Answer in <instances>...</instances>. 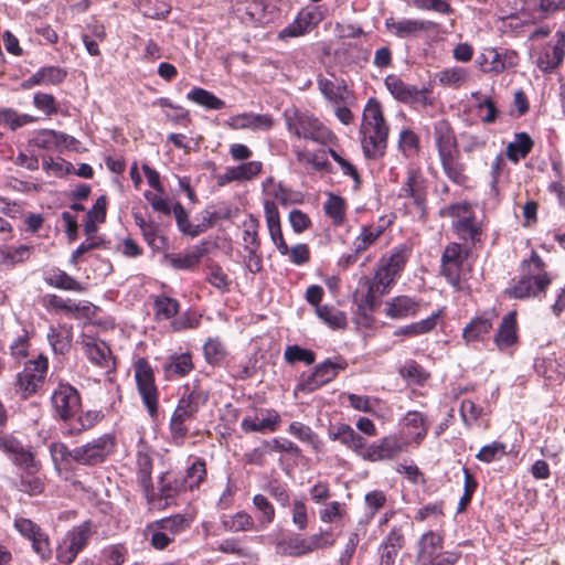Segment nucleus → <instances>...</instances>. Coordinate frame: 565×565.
<instances>
[{
  "label": "nucleus",
  "mask_w": 565,
  "mask_h": 565,
  "mask_svg": "<svg viewBox=\"0 0 565 565\" xmlns=\"http://www.w3.org/2000/svg\"><path fill=\"white\" fill-rule=\"evenodd\" d=\"M209 399L210 390L203 385L201 380L195 379L182 386V394L171 414L168 427L173 444L178 446L184 444L191 423L198 418L199 412L207 404Z\"/></svg>",
  "instance_id": "f257e3e1"
},
{
  "label": "nucleus",
  "mask_w": 565,
  "mask_h": 565,
  "mask_svg": "<svg viewBox=\"0 0 565 565\" xmlns=\"http://www.w3.org/2000/svg\"><path fill=\"white\" fill-rule=\"evenodd\" d=\"M434 146L444 174L447 179L462 188L470 181L467 167L461 161L458 139L452 124L447 118H440L433 124Z\"/></svg>",
  "instance_id": "f03ea898"
},
{
  "label": "nucleus",
  "mask_w": 565,
  "mask_h": 565,
  "mask_svg": "<svg viewBox=\"0 0 565 565\" xmlns=\"http://www.w3.org/2000/svg\"><path fill=\"white\" fill-rule=\"evenodd\" d=\"M520 277L513 278L504 295L510 299L526 300L542 298L552 285L547 265L539 253L532 249L530 257L520 263Z\"/></svg>",
  "instance_id": "7ed1b4c3"
},
{
  "label": "nucleus",
  "mask_w": 565,
  "mask_h": 565,
  "mask_svg": "<svg viewBox=\"0 0 565 565\" xmlns=\"http://www.w3.org/2000/svg\"><path fill=\"white\" fill-rule=\"evenodd\" d=\"M438 215L451 218V230L461 244L469 249L481 247L484 241L487 223L479 218L472 203L461 201L441 207Z\"/></svg>",
  "instance_id": "20e7f679"
},
{
  "label": "nucleus",
  "mask_w": 565,
  "mask_h": 565,
  "mask_svg": "<svg viewBox=\"0 0 565 565\" xmlns=\"http://www.w3.org/2000/svg\"><path fill=\"white\" fill-rule=\"evenodd\" d=\"M390 126L385 120L382 105L371 97L362 115L360 126L361 147L367 159H377L384 156L387 148Z\"/></svg>",
  "instance_id": "39448f33"
},
{
  "label": "nucleus",
  "mask_w": 565,
  "mask_h": 565,
  "mask_svg": "<svg viewBox=\"0 0 565 565\" xmlns=\"http://www.w3.org/2000/svg\"><path fill=\"white\" fill-rule=\"evenodd\" d=\"M445 535L443 532L428 530L424 532L416 543L414 565H456L461 553L445 551Z\"/></svg>",
  "instance_id": "423d86ee"
},
{
  "label": "nucleus",
  "mask_w": 565,
  "mask_h": 565,
  "mask_svg": "<svg viewBox=\"0 0 565 565\" xmlns=\"http://www.w3.org/2000/svg\"><path fill=\"white\" fill-rule=\"evenodd\" d=\"M386 31L402 40H423L426 44L436 42L440 24L433 20L388 17L384 21Z\"/></svg>",
  "instance_id": "0eeeda50"
},
{
  "label": "nucleus",
  "mask_w": 565,
  "mask_h": 565,
  "mask_svg": "<svg viewBox=\"0 0 565 565\" xmlns=\"http://www.w3.org/2000/svg\"><path fill=\"white\" fill-rule=\"evenodd\" d=\"M429 181L422 167L417 163H408L397 196L411 200V206L425 220L428 209Z\"/></svg>",
  "instance_id": "6e6552de"
},
{
  "label": "nucleus",
  "mask_w": 565,
  "mask_h": 565,
  "mask_svg": "<svg viewBox=\"0 0 565 565\" xmlns=\"http://www.w3.org/2000/svg\"><path fill=\"white\" fill-rule=\"evenodd\" d=\"M49 366V358L43 353L24 362L22 371L17 373L13 382L14 391L21 399L26 401L42 390Z\"/></svg>",
  "instance_id": "1a4fd4ad"
},
{
  "label": "nucleus",
  "mask_w": 565,
  "mask_h": 565,
  "mask_svg": "<svg viewBox=\"0 0 565 565\" xmlns=\"http://www.w3.org/2000/svg\"><path fill=\"white\" fill-rule=\"evenodd\" d=\"M132 367L137 392L149 417L154 420L159 416L160 393L156 384L153 367L146 358H138Z\"/></svg>",
  "instance_id": "9d476101"
},
{
  "label": "nucleus",
  "mask_w": 565,
  "mask_h": 565,
  "mask_svg": "<svg viewBox=\"0 0 565 565\" xmlns=\"http://www.w3.org/2000/svg\"><path fill=\"white\" fill-rule=\"evenodd\" d=\"M290 134L326 146L337 140L335 135L316 116L307 111H295L287 118Z\"/></svg>",
  "instance_id": "9b49d317"
},
{
  "label": "nucleus",
  "mask_w": 565,
  "mask_h": 565,
  "mask_svg": "<svg viewBox=\"0 0 565 565\" xmlns=\"http://www.w3.org/2000/svg\"><path fill=\"white\" fill-rule=\"evenodd\" d=\"M347 367L348 362L342 356L335 360L327 359L317 364L311 372L300 375L297 390L302 393H312L332 382Z\"/></svg>",
  "instance_id": "f8f14e48"
},
{
  "label": "nucleus",
  "mask_w": 565,
  "mask_h": 565,
  "mask_svg": "<svg viewBox=\"0 0 565 565\" xmlns=\"http://www.w3.org/2000/svg\"><path fill=\"white\" fill-rule=\"evenodd\" d=\"M117 440L111 433H106L81 446H77L75 462L85 467L104 463L115 451Z\"/></svg>",
  "instance_id": "ddd939ff"
},
{
  "label": "nucleus",
  "mask_w": 565,
  "mask_h": 565,
  "mask_svg": "<svg viewBox=\"0 0 565 565\" xmlns=\"http://www.w3.org/2000/svg\"><path fill=\"white\" fill-rule=\"evenodd\" d=\"M469 250L461 243L450 242L441 254L439 273L456 291L462 288L461 271Z\"/></svg>",
  "instance_id": "4468645a"
},
{
  "label": "nucleus",
  "mask_w": 565,
  "mask_h": 565,
  "mask_svg": "<svg viewBox=\"0 0 565 565\" xmlns=\"http://www.w3.org/2000/svg\"><path fill=\"white\" fill-rule=\"evenodd\" d=\"M384 85L390 94L399 103L423 108L434 104L429 88H418L415 85H409L396 74L387 75L384 78Z\"/></svg>",
  "instance_id": "2eb2a0df"
},
{
  "label": "nucleus",
  "mask_w": 565,
  "mask_h": 565,
  "mask_svg": "<svg viewBox=\"0 0 565 565\" xmlns=\"http://www.w3.org/2000/svg\"><path fill=\"white\" fill-rule=\"evenodd\" d=\"M92 536L90 522H84L70 530L56 547V559L63 565H71L87 546Z\"/></svg>",
  "instance_id": "dca6fc26"
},
{
  "label": "nucleus",
  "mask_w": 565,
  "mask_h": 565,
  "mask_svg": "<svg viewBox=\"0 0 565 565\" xmlns=\"http://www.w3.org/2000/svg\"><path fill=\"white\" fill-rule=\"evenodd\" d=\"M17 532L31 542L32 551L42 562H47L53 555L49 534L34 521L24 516H17L13 522Z\"/></svg>",
  "instance_id": "f3484780"
},
{
  "label": "nucleus",
  "mask_w": 565,
  "mask_h": 565,
  "mask_svg": "<svg viewBox=\"0 0 565 565\" xmlns=\"http://www.w3.org/2000/svg\"><path fill=\"white\" fill-rule=\"evenodd\" d=\"M51 403L56 417L66 424L82 409L81 394L70 383H58L52 393Z\"/></svg>",
  "instance_id": "a211bd4d"
},
{
  "label": "nucleus",
  "mask_w": 565,
  "mask_h": 565,
  "mask_svg": "<svg viewBox=\"0 0 565 565\" xmlns=\"http://www.w3.org/2000/svg\"><path fill=\"white\" fill-rule=\"evenodd\" d=\"M326 10L322 6H307L301 8L294 21L279 33L280 40L303 36L313 31L324 19Z\"/></svg>",
  "instance_id": "6ab92c4d"
},
{
  "label": "nucleus",
  "mask_w": 565,
  "mask_h": 565,
  "mask_svg": "<svg viewBox=\"0 0 565 565\" xmlns=\"http://www.w3.org/2000/svg\"><path fill=\"white\" fill-rule=\"evenodd\" d=\"M407 448V443L397 435L384 436L371 444L366 443L362 459L370 462L390 461L399 457Z\"/></svg>",
  "instance_id": "aec40b11"
},
{
  "label": "nucleus",
  "mask_w": 565,
  "mask_h": 565,
  "mask_svg": "<svg viewBox=\"0 0 565 565\" xmlns=\"http://www.w3.org/2000/svg\"><path fill=\"white\" fill-rule=\"evenodd\" d=\"M520 56L513 50L487 47L478 56V65L483 73L500 74L519 65Z\"/></svg>",
  "instance_id": "412c9836"
},
{
  "label": "nucleus",
  "mask_w": 565,
  "mask_h": 565,
  "mask_svg": "<svg viewBox=\"0 0 565 565\" xmlns=\"http://www.w3.org/2000/svg\"><path fill=\"white\" fill-rule=\"evenodd\" d=\"M360 285L366 290L360 299L359 308L373 312L379 307L380 299L390 292L394 284L387 278L384 279L382 274L375 269L374 275L363 277Z\"/></svg>",
  "instance_id": "4be33fe9"
},
{
  "label": "nucleus",
  "mask_w": 565,
  "mask_h": 565,
  "mask_svg": "<svg viewBox=\"0 0 565 565\" xmlns=\"http://www.w3.org/2000/svg\"><path fill=\"white\" fill-rule=\"evenodd\" d=\"M412 256V247L406 244L394 246L388 255L380 259L376 270L382 274L384 279L391 280L394 285L401 277L409 258Z\"/></svg>",
  "instance_id": "5701e85b"
},
{
  "label": "nucleus",
  "mask_w": 565,
  "mask_h": 565,
  "mask_svg": "<svg viewBox=\"0 0 565 565\" xmlns=\"http://www.w3.org/2000/svg\"><path fill=\"white\" fill-rule=\"evenodd\" d=\"M554 43H546L536 56V66L546 74L553 73L564 62L565 57V31L557 30Z\"/></svg>",
  "instance_id": "b1692460"
},
{
  "label": "nucleus",
  "mask_w": 565,
  "mask_h": 565,
  "mask_svg": "<svg viewBox=\"0 0 565 565\" xmlns=\"http://www.w3.org/2000/svg\"><path fill=\"white\" fill-rule=\"evenodd\" d=\"M135 470L137 484L141 489L147 503L149 505L154 504L157 494L152 481L153 458L148 449H138Z\"/></svg>",
  "instance_id": "393cba45"
},
{
  "label": "nucleus",
  "mask_w": 565,
  "mask_h": 565,
  "mask_svg": "<svg viewBox=\"0 0 565 565\" xmlns=\"http://www.w3.org/2000/svg\"><path fill=\"white\" fill-rule=\"evenodd\" d=\"M519 324L516 311H510L504 315L493 335V343L501 352L512 354L519 344Z\"/></svg>",
  "instance_id": "a878e982"
},
{
  "label": "nucleus",
  "mask_w": 565,
  "mask_h": 565,
  "mask_svg": "<svg viewBox=\"0 0 565 565\" xmlns=\"http://www.w3.org/2000/svg\"><path fill=\"white\" fill-rule=\"evenodd\" d=\"M498 317L495 309L484 310L473 317L462 329V340L466 344L483 341L492 331L494 319Z\"/></svg>",
  "instance_id": "bb28decb"
},
{
  "label": "nucleus",
  "mask_w": 565,
  "mask_h": 565,
  "mask_svg": "<svg viewBox=\"0 0 565 565\" xmlns=\"http://www.w3.org/2000/svg\"><path fill=\"white\" fill-rule=\"evenodd\" d=\"M328 437L332 441H339L342 446L362 458L366 439L356 433L349 424L337 423L328 429Z\"/></svg>",
  "instance_id": "cd10ccee"
},
{
  "label": "nucleus",
  "mask_w": 565,
  "mask_h": 565,
  "mask_svg": "<svg viewBox=\"0 0 565 565\" xmlns=\"http://www.w3.org/2000/svg\"><path fill=\"white\" fill-rule=\"evenodd\" d=\"M195 369L193 354L190 351L170 354L162 364V375L168 382L186 377Z\"/></svg>",
  "instance_id": "c85d7f7f"
},
{
  "label": "nucleus",
  "mask_w": 565,
  "mask_h": 565,
  "mask_svg": "<svg viewBox=\"0 0 565 565\" xmlns=\"http://www.w3.org/2000/svg\"><path fill=\"white\" fill-rule=\"evenodd\" d=\"M255 417L246 416L241 423V428L244 433H275L278 430L281 424V417L279 413L274 408H264Z\"/></svg>",
  "instance_id": "c756f323"
},
{
  "label": "nucleus",
  "mask_w": 565,
  "mask_h": 565,
  "mask_svg": "<svg viewBox=\"0 0 565 565\" xmlns=\"http://www.w3.org/2000/svg\"><path fill=\"white\" fill-rule=\"evenodd\" d=\"M264 214L271 242L279 254L285 255L287 243L282 234L280 213L275 201L266 200L264 202Z\"/></svg>",
  "instance_id": "7c9ffc66"
},
{
  "label": "nucleus",
  "mask_w": 565,
  "mask_h": 565,
  "mask_svg": "<svg viewBox=\"0 0 565 565\" xmlns=\"http://www.w3.org/2000/svg\"><path fill=\"white\" fill-rule=\"evenodd\" d=\"M404 436L416 445L422 444L429 430L426 415L418 411H408L401 420Z\"/></svg>",
  "instance_id": "2f4dec72"
},
{
  "label": "nucleus",
  "mask_w": 565,
  "mask_h": 565,
  "mask_svg": "<svg viewBox=\"0 0 565 565\" xmlns=\"http://www.w3.org/2000/svg\"><path fill=\"white\" fill-rule=\"evenodd\" d=\"M226 125L233 130H269L274 126V119L268 114L243 113L231 116Z\"/></svg>",
  "instance_id": "473e14b6"
},
{
  "label": "nucleus",
  "mask_w": 565,
  "mask_h": 565,
  "mask_svg": "<svg viewBox=\"0 0 565 565\" xmlns=\"http://www.w3.org/2000/svg\"><path fill=\"white\" fill-rule=\"evenodd\" d=\"M521 11L534 20H543L565 11V0H522Z\"/></svg>",
  "instance_id": "72a5a7b5"
},
{
  "label": "nucleus",
  "mask_w": 565,
  "mask_h": 565,
  "mask_svg": "<svg viewBox=\"0 0 565 565\" xmlns=\"http://www.w3.org/2000/svg\"><path fill=\"white\" fill-rule=\"evenodd\" d=\"M420 309V303L413 297L399 295L386 301L384 313L391 319L402 320L415 317Z\"/></svg>",
  "instance_id": "f704fd0d"
},
{
  "label": "nucleus",
  "mask_w": 565,
  "mask_h": 565,
  "mask_svg": "<svg viewBox=\"0 0 565 565\" xmlns=\"http://www.w3.org/2000/svg\"><path fill=\"white\" fill-rule=\"evenodd\" d=\"M71 137L64 132L53 129H39L33 132L29 140V146L47 151H61L66 147Z\"/></svg>",
  "instance_id": "c9c22d12"
},
{
  "label": "nucleus",
  "mask_w": 565,
  "mask_h": 565,
  "mask_svg": "<svg viewBox=\"0 0 565 565\" xmlns=\"http://www.w3.org/2000/svg\"><path fill=\"white\" fill-rule=\"evenodd\" d=\"M317 86L322 96L333 105H343L352 95L344 79L332 81L322 74L317 77Z\"/></svg>",
  "instance_id": "e433bc0d"
},
{
  "label": "nucleus",
  "mask_w": 565,
  "mask_h": 565,
  "mask_svg": "<svg viewBox=\"0 0 565 565\" xmlns=\"http://www.w3.org/2000/svg\"><path fill=\"white\" fill-rule=\"evenodd\" d=\"M104 418L102 411L88 409L79 413L67 423V427L62 431L64 437H77L83 433L93 429Z\"/></svg>",
  "instance_id": "4c0bfd02"
},
{
  "label": "nucleus",
  "mask_w": 565,
  "mask_h": 565,
  "mask_svg": "<svg viewBox=\"0 0 565 565\" xmlns=\"http://www.w3.org/2000/svg\"><path fill=\"white\" fill-rule=\"evenodd\" d=\"M263 171V162L260 161H248L243 162L235 167H228L225 172L217 178L220 185L231 183L234 181H249L258 177Z\"/></svg>",
  "instance_id": "58836bf2"
},
{
  "label": "nucleus",
  "mask_w": 565,
  "mask_h": 565,
  "mask_svg": "<svg viewBox=\"0 0 565 565\" xmlns=\"http://www.w3.org/2000/svg\"><path fill=\"white\" fill-rule=\"evenodd\" d=\"M445 316V308H440L437 311L433 312L429 317L417 321L409 323L407 326H403L397 328L394 331V337H406V338H414L423 334H427L436 329L439 319H441Z\"/></svg>",
  "instance_id": "ea45409f"
},
{
  "label": "nucleus",
  "mask_w": 565,
  "mask_h": 565,
  "mask_svg": "<svg viewBox=\"0 0 565 565\" xmlns=\"http://www.w3.org/2000/svg\"><path fill=\"white\" fill-rule=\"evenodd\" d=\"M43 279L46 285L56 289L74 292H84L86 290L81 281L58 267L45 270Z\"/></svg>",
  "instance_id": "a19ab883"
},
{
  "label": "nucleus",
  "mask_w": 565,
  "mask_h": 565,
  "mask_svg": "<svg viewBox=\"0 0 565 565\" xmlns=\"http://www.w3.org/2000/svg\"><path fill=\"white\" fill-rule=\"evenodd\" d=\"M348 202L343 196L328 193L323 203V212L331 220L334 227H341L347 223Z\"/></svg>",
  "instance_id": "79ce46f5"
},
{
  "label": "nucleus",
  "mask_w": 565,
  "mask_h": 565,
  "mask_svg": "<svg viewBox=\"0 0 565 565\" xmlns=\"http://www.w3.org/2000/svg\"><path fill=\"white\" fill-rule=\"evenodd\" d=\"M83 350L86 358L96 366L108 367L111 351L105 341L87 338L83 341Z\"/></svg>",
  "instance_id": "37998d69"
},
{
  "label": "nucleus",
  "mask_w": 565,
  "mask_h": 565,
  "mask_svg": "<svg viewBox=\"0 0 565 565\" xmlns=\"http://www.w3.org/2000/svg\"><path fill=\"white\" fill-rule=\"evenodd\" d=\"M534 145L533 138L527 132H515L513 141L507 146L505 154L511 162L518 163L532 152Z\"/></svg>",
  "instance_id": "c03bdc74"
},
{
  "label": "nucleus",
  "mask_w": 565,
  "mask_h": 565,
  "mask_svg": "<svg viewBox=\"0 0 565 565\" xmlns=\"http://www.w3.org/2000/svg\"><path fill=\"white\" fill-rule=\"evenodd\" d=\"M185 481L181 477H174L170 473H163L159 480V498L164 500V507L171 504V502L179 497L181 493L186 492L188 488L184 484Z\"/></svg>",
  "instance_id": "a18cd8bd"
},
{
  "label": "nucleus",
  "mask_w": 565,
  "mask_h": 565,
  "mask_svg": "<svg viewBox=\"0 0 565 565\" xmlns=\"http://www.w3.org/2000/svg\"><path fill=\"white\" fill-rule=\"evenodd\" d=\"M367 529V521H358L354 529L348 534V541L339 557L340 565H351L356 547L361 540L365 537Z\"/></svg>",
  "instance_id": "49530a36"
},
{
  "label": "nucleus",
  "mask_w": 565,
  "mask_h": 565,
  "mask_svg": "<svg viewBox=\"0 0 565 565\" xmlns=\"http://www.w3.org/2000/svg\"><path fill=\"white\" fill-rule=\"evenodd\" d=\"M132 217L136 225L140 228L145 242L149 247L158 250L160 246L157 245V241H160L162 244L166 243V238L159 236V225L153 220L147 221L139 212H132Z\"/></svg>",
  "instance_id": "de8ad7c7"
},
{
  "label": "nucleus",
  "mask_w": 565,
  "mask_h": 565,
  "mask_svg": "<svg viewBox=\"0 0 565 565\" xmlns=\"http://www.w3.org/2000/svg\"><path fill=\"white\" fill-rule=\"evenodd\" d=\"M193 519L188 514H174L168 518L153 521V526L159 530H164L173 539L188 529H190Z\"/></svg>",
  "instance_id": "09e8293b"
},
{
  "label": "nucleus",
  "mask_w": 565,
  "mask_h": 565,
  "mask_svg": "<svg viewBox=\"0 0 565 565\" xmlns=\"http://www.w3.org/2000/svg\"><path fill=\"white\" fill-rule=\"evenodd\" d=\"M384 231L385 227L381 224L363 225L353 241V247H356V250L363 254L380 239Z\"/></svg>",
  "instance_id": "8fccbe9b"
},
{
  "label": "nucleus",
  "mask_w": 565,
  "mask_h": 565,
  "mask_svg": "<svg viewBox=\"0 0 565 565\" xmlns=\"http://www.w3.org/2000/svg\"><path fill=\"white\" fill-rule=\"evenodd\" d=\"M188 490L193 491L206 481L207 470L204 458L198 457L185 470V476L181 477Z\"/></svg>",
  "instance_id": "3c124183"
},
{
  "label": "nucleus",
  "mask_w": 565,
  "mask_h": 565,
  "mask_svg": "<svg viewBox=\"0 0 565 565\" xmlns=\"http://www.w3.org/2000/svg\"><path fill=\"white\" fill-rule=\"evenodd\" d=\"M38 472L39 471H23L15 483L17 490L30 497H36L43 493L45 481L44 478L36 475Z\"/></svg>",
  "instance_id": "603ef678"
},
{
  "label": "nucleus",
  "mask_w": 565,
  "mask_h": 565,
  "mask_svg": "<svg viewBox=\"0 0 565 565\" xmlns=\"http://www.w3.org/2000/svg\"><path fill=\"white\" fill-rule=\"evenodd\" d=\"M387 495L383 490H372L364 495L365 513L359 521H367V526L374 516L387 504Z\"/></svg>",
  "instance_id": "864d4df0"
},
{
  "label": "nucleus",
  "mask_w": 565,
  "mask_h": 565,
  "mask_svg": "<svg viewBox=\"0 0 565 565\" xmlns=\"http://www.w3.org/2000/svg\"><path fill=\"white\" fill-rule=\"evenodd\" d=\"M253 505L257 513V522L259 529H266L276 518V509L270 500L260 493L253 497Z\"/></svg>",
  "instance_id": "5fc2aeb1"
},
{
  "label": "nucleus",
  "mask_w": 565,
  "mask_h": 565,
  "mask_svg": "<svg viewBox=\"0 0 565 565\" xmlns=\"http://www.w3.org/2000/svg\"><path fill=\"white\" fill-rule=\"evenodd\" d=\"M316 315L333 330H344L348 326L345 312L333 306L322 305V307L316 309Z\"/></svg>",
  "instance_id": "6e6d98bb"
},
{
  "label": "nucleus",
  "mask_w": 565,
  "mask_h": 565,
  "mask_svg": "<svg viewBox=\"0 0 565 565\" xmlns=\"http://www.w3.org/2000/svg\"><path fill=\"white\" fill-rule=\"evenodd\" d=\"M154 318L157 321L170 320L180 311V302L166 295H159L153 301Z\"/></svg>",
  "instance_id": "4d7b16f0"
},
{
  "label": "nucleus",
  "mask_w": 565,
  "mask_h": 565,
  "mask_svg": "<svg viewBox=\"0 0 565 565\" xmlns=\"http://www.w3.org/2000/svg\"><path fill=\"white\" fill-rule=\"evenodd\" d=\"M203 354L209 365L220 366L227 356V350L220 338H209L203 345Z\"/></svg>",
  "instance_id": "13d9d810"
},
{
  "label": "nucleus",
  "mask_w": 565,
  "mask_h": 565,
  "mask_svg": "<svg viewBox=\"0 0 565 565\" xmlns=\"http://www.w3.org/2000/svg\"><path fill=\"white\" fill-rule=\"evenodd\" d=\"M397 146L403 157L411 159L420 151V138L414 130L404 128L399 131Z\"/></svg>",
  "instance_id": "bf43d9fd"
},
{
  "label": "nucleus",
  "mask_w": 565,
  "mask_h": 565,
  "mask_svg": "<svg viewBox=\"0 0 565 565\" xmlns=\"http://www.w3.org/2000/svg\"><path fill=\"white\" fill-rule=\"evenodd\" d=\"M186 98L206 109L218 110L225 107V102L214 95L212 92L194 87L186 95Z\"/></svg>",
  "instance_id": "052dcab7"
},
{
  "label": "nucleus",
  "mask_w": 565,
  "mask_h": 565,
  "mask_svg": "<svg viewBox=\"0 0 565 565\" xmlns=\"http://www.w3.org/2000/svg\"><path fill=\"white\" fill-rule=\"evenodd\" d=\"M264 490L281 508H288L290 505L292 491L287 482L279 479H271L264 486Z\"/></svg>",
  "instance_id": "680f3d73"
},
{
  "label": "nucleus",
  "mask_w": 565,
  "mask_h": 565,
  "mask_svg": "<svg viewBox=\"0 0 565 565\" xmlns=\"http://www.w3.org/2000/svg\"><path fill=\"white\" fill-rule=\"evenodd\" d=\"M436 78L441 86L459 88L467 82L468 71L459 66L448 67L438 72Z\"/></svg>",
  "instance_id": "e2e57ef3"
},
{
  "label": "nucleus",
  "mask_w": 565,
  "mask_h": 565,
  "mask_svg": "<svg viewBox=\"0 0 565 565\" xmlns=\"http://www.w3.org/2000/svg\"><path fill=\"white\" fill-rule=\"evenodd\" d=\"M288 433L302 443L310 445L316 451L321 448V440L319 436L311 429L310 426L300 422H291L288 426Z\"/></svg>",
  "instance_id": "0e129e2a"
},
{
  "label": "nucleus",
  "mask_w": 565,
  "mask_h": 565,
  "mask_svg": "<svg viewBox=\"0 0 565 565\" xmlns=\"http://www.w3.org/2000/svg\"><path fill=\"white\" fill-rule=\"evenodd\" d=\"M36 120V118L29 114H19L15 109L12 108H2L0 109V122H2V127L8 128L12 131L32 124Z\"/></svg>",
  "instance_id": "69168bd1"
},
{
  "label": "nucleus",
  "mask_w": 565,
  "mask_h": 565,
  "mask_svg": "<svg viewBox=\"0 0 565 565\" xmlns=\"http://www.w3.org/2000/svg\"><path fill=\"white\" fill-rule=\"evenodd\" d=\"M398 373L405 381L419 386L424 385L430 379V373L414 360L408 361L402 366Z\"/></svg>",
  "instance_id": "338daca9"
},
{
  "label": "nucleus",
  "mask_w": 565,
  "mask_h": 565,
  "mask_svg": "<svg viewBox=\"0 0 565 565\" xmlns=\"http://www.w3.org/2000/svg\"><path fill=\"white\" fill-rule=\"evenodd\" d=\"M128 555L129 551L125 544L108 545L102 552L100 565H122Z\"/></svg>",
  "instance_id": "774afa93"
}]
</instances>
